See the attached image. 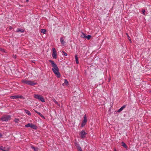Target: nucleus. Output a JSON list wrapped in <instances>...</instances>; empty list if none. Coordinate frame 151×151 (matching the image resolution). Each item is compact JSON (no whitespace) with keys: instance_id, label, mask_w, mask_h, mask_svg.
<instances>
[{"instance_id":"nucleus-14","label":"nucleus","mask_w":151,"mask_h":151,"mask_svg":"<svg viewBox=\"0 0 151 151\" xmlns=\"http://www.w3.org/2000/svg\"><path fill=\"white\" fill-rule=\"evenodd\" d=\"M60 41L61 44L64 45L65 44V42L64 41V39L62 37H61L60 39Z\"/></svg>"},{"instance_id":"nucleus-22","label":"nucleus","mask_w":151,"mask_h":151,"mask_svg":"<svg viewBox=\"0 0 151 151\" xmlns=\"http://www.w3.org/2000/svg\"><path fill=\"white\" fill-rule=\"evenodd\" d=\"M91 36L90 35H88L87 36H86L85 39H87L88 40H89L91 38Z\"/></svg>"},{"instance_id":"nucleus-30","label":"nucleus","mask_w":151,"mask_h":151,"mask_svg":"<svg viewBox=\"0 0 151 151\" xmlns=\"http://www.w3.org/2000/svg\"><path fill=\"white\" fill-rule=\"evenodd\" d=\"M129 37H128V39H129V40L130 41V42H131V40L130 39H129Z\"/></svg>"},{"instance_id":"nucleus-7","label":"nucleus","mask_w":151,"mask_h":151,"mask_svg":"<svg viewBox=\"0 0 151 151\" xmlns=\"http://www.w3.org/2000/svg\"><path fill=\"white\" fill-rule=\"evenodd\" d=\"M10 98L11 99H24V98L22 96L20 95H16L11 96Z\"/></svg>"},{"instance_id":"nucleus-36","label":"nucleus","mask_w":151,"mask_h":151,"mask_svg":"<svg viewBox=\"0 0 151 151\" xmlns=\"http://www.w3.org/2000/svg\"><path fill=\"white\" fill-rule=\"evenodd\" d=\"M114 151H117L115 149L114 150Z\"/></svg>"},{"instance_id":"nucleus-26","label":"nucleus","mask_w":151,"mask_h":151,"mask_svg":"<svg viewBox=\"0 0 151 151\" xmlns=\"http://www.w3.org/2000/svg\"><path fill=\"white\" fill-rule=\"evenodd\" d=\"M52 100L56 104L58 102L55 100V99H53Z\"/></svg>"},{"instance_id":"nucleus-21","label":"nucleus","mask_w":151,"mask_h":151,"mask_svg":"<svg viewBox=\"0 0 151 151\" xmlns=\"http://www.w3.org/2000/svg\"><path fill=\"white\" fill-rule=\"evenodd\" d=\"M32 148L35 151H38V148H35L33 146H31Z\"/></svg>"},{"instance_id":"nucleus-11","label":"nucleus","mask_w":151,"mask_h":151,"mask_svg":"<svg viewBox=\"0 0 151 151\" xmlns=\"http://www.w3.org/2000/svg\"><path fill=\"white\" fill-rule=\"evenodd\" d=\"M24 111H25V112L28 115L30 116L31 115V113H30V111L28 110L24 109Z\"/></svg>"},{"instance_id":"nucleus-9","label":"nucleus","mask_w":151,"mask_h":151,"mask_svg":"<svg viewBox=\"0 0 151 151\" xmlns=\"http://www.w3.org/2000/svg\"><path fill=\"white\" fill-rule=\"evenodd\" d=\"M52 57L55 58L56 59L57 58L56 57V51L55 49L54 48H53L52 49Z\"/></svg>"},{"instance_id":"nucleus-6","label":"nucleus","mask_w":151,"mask_h":151,"mask_svg":"<svg viewBox=\"0 0 151 151\" xmlns=\"http://www.w3.org/2000/svg\"><path fill=\"white\" fill-rule=\"evenodd\" d=\"M10 116L9 115L4 116L1 118V120L3 121H6L10 119Z\"/></svg>"},{"instance_id":"nucleus-10","label":"nucleus","mask_w":151,"mask_h":151,"mask_svg":"<svg viewBox=\"0 0 151 151\" xmlns=\"http://www.w3.org/2000/svg\"><path fill=\"white\" fill-rule=\"evenodd\" d=\"M10 150L9 147H3L2 151H8Z\"/></svg>"},{"instance_id":"nucleus-38","label":"nucleus","mask_w":151,"mask_h":151,"mask_svg":"<svg viewBox=\"0 0 151 151\" xmlns=\"http://www.w3.org/2000/svg\"><path fill=\"white\" fill-rule=\"evenodd\" d=\"M110 79L109 80V81H110Z\"/></svg>"},{"instance_id":"nucleus-31","label":"nucleus","mask_w":151,"mask_h":151,"mask_svg":"<svg viewBox=\"0 0 151 151\" xmlns=\"http://www.w3.org/2000/svg\"><path fill=\"white\" fill-rule=\"evenodd\" d=\"M2 136V134L0 133V138Z\"/></svg>"},{"instance_id":"nucleus-32","label":"nucleus","mask_w":151,"mask_h":151,"mask_svg":"<svg viewBox=\"0 0 151 151\" xmlns=\"http://www.w3.org/2000/svg\"><path fill=\"white\" fill-rule=\"evenodd\" d=\"M56 104L58 106H60V104H59V103L58 102Z\"/></svg>"},{"instance_id":"nucleus-18","label":"nucleus","mask_w":151,"mask_h":151,"mask_svg":"<svg viewBox=\"0 0 151 151\" xmlns=\"http://www.w3.org/2000/svg\"><path fill=\"white\" fill-rule=\"evenodd\" d=\"M41 32L43 34H45L46 33V30L45 29H41Z\"/></svg>"},{"instance_id":"nucleus-24","label":"nucleus","mask_w":151,"mask_h":151,"mask_svg":"<svg viewBox=\"0 0 151 151\" xmlns=\"http://www.w3.org/2000/svg\"><path fill=\"white\" fill-rule=\"evenodd\" d=\"M19 119H15L14 120V122L16 123H17L19 121Z\"/></svg>"},{"instance_id":"nucleus-2","label":"nucleus","mask_w":151,"mask_h":151,"mask_svg":"<svg viewBox=\"0 0 151 151\" xmlns=\"http://www.w3.org/2000/svg\"><path fill=\"white\" fill-rule=\"evenodd\" d=\"M22 82L23 83L29 85L33 86L36 84V83H34L33 82L30 81L23 80H22Z\"/></svg>"},{"instance_id":"nucleus-29","label":"nucleus","mask_w":151,"mask_h":151,"mask_svg":"<svg viewBox=\"0 0 151 151\" xmlns=\"http://www.w3.org/2000/svg\"><path fill=\"white\" fill-rule=\"evenodd\" d=\"M9 28L10 29H12V27H10Z\"/></svg>"},{"instance_id":"nucleus-19","label":"nucleus","mask_w":151,"mask_h":151,"mask_svg":"<svg viewBox=\"0 0 151 151\" xmlns=\"http://www.w3.org/2000/svg\"><path fill=\"white\" fill-rule=\"evenodd\" d=\"M86 35L83 32H81V37L82 38H85Z\"/></svg>"},{"instance_id":"nucleus-28","label":"nucleus","mask_w":151,"mask_h":151,"mask_svg":"<svg viewBox=\"0 0 151 151\" xmlns=\"http://www.w3.org/2000/svg\"><path fill=\"white\" fill-rule=\"evenodd\" d=\"M3 148V147L2 146L0 147V150H1L2 151Z\"/></svg>"},{"instance_id":"nucleus-37","label":"nucleus","mask_w":151,"mask_h":151,"mask_svg":"<svg viewBox=\"0 0 151 151\" xmlns=\"http://www.w3.org/2000/svg\"><path fill=\"white\" fill-rule=\"evenodd\" d=\"M0 50H2L1 48H0Z\"/></svg>"},{"instance_id":"nucleus-23","label":"nucleus","mask_w":151,"mask_h":151,"mask_svg":"<svg viewBox=\"0 0 151 151\" xmlns=\"http://www.w3.org/2000/svg\"><path fill=\"white\" fill-rule=\"evenodd\" d=\"M38 114L43 119H45V117L40 112L38 113Z\"/></svg>"},{"instance_id":"nucleus-8","label":"nucleus","mask_w":151,"mask_h":151,"mask_svg":"<svg viewBox=\"0 0 151 151\" xmlns=\"http://www.w3.org/2000/svg\"><path fill=\"white\" fill-rule=\"evenodd\" d=\"M87 122V117L86 116V115H85L84 116V120L82 121V123L81 125V127H83L86 125Z\"/></svg>"},{"instance_id":"nucleus-35","label":"nucleus","mask_w":151,"mask_h":151,"mask_svg":"<svg viewBox=\"0 0 151 151\" xmlns=\"http://www.w3.org/2000/svg\"><path fill=\"white\" fill-rule=\"evenodd\" d=\"M29 0H26L27 2Z\"/></svg>"},{"instance_id":"nucleus-15","label":"nucleus","mask_w":151,"mask_h":151,"mask_svg":"<svg viewBox=\"0 0 151 151\" xmlns=\"http://www.w3.org/2000/svg\"><path fill=\"white\" fill-rule=\"evenodd\" d=\"M125 107V106H123L121 108H120L118 111V112H119L122 111L123 109Z\"/></svg>"},{"instance_id":"nucleus-5","label":"nucleus","mask_w":151,"mask_h":151,"mask_svg":"<svg viewBox=\"0 0 151 151\" xmlns=\"http://www.w3.org/2000/svg\"><path fill=\"white\" fill-rule=\"evenodd\" d=\"M25 127H30L31 128L35 129H37V127L32 123H28L25 125Z\"/></svg>"},{"instance_id":"nucleus-20","label":"nucleus","mask_w":151,"mask_h":151,"mask_svg":"<svg viewBox=\"0 0 151 151\" xmlns=\"http://www.w3.org/2000/svg\"><path fill=\"white\" fill-rule=\"evenodd\" d=\"M77 149L79 151H83L81 147L79 146V145H78L77 146H76Z\"/></svg>"},{"instance_id":"nucleus-1","label":"nucleus","mask_w":151,"mask_h":151,"mask_svg":"<svg viewBox=\"0 0 151 151\" xmlns=\"http://www.w3.org/2000/svg\"><path fill=\"white\" fill-rule=\"evenodd\" d=\"M49 62L50 63L52 67V70L54 73L55 75L58 78H60V74L59 72V69L57 67L56 64L52 60H49Z\"/></svg>"},{"instance_id":"nucleus-17","label":"nucleus","mask_w":151,"mask_h":151,"mask_svg":"<svg viewBox=\"0 0 151 151\" xmlns=\"http://www.w3.org/2000/svg\"><path fill=\"white\" fill-rule=\"evenodd\" d=\"M122 146L126 148H127V146L126 145L125 143L123 142H122Z\"/></svg>"},{"instance_id":"nucleus-12","label":"nucleus","mask_w":151,"mask_h":151,"mask_svg":"<svg viewBox=\"0 0 151 151\" xmlns=\"http://www.w3.org/2000/svg\"><path fill=\"white\" fill-rule=\"evenodd\" d=\"M75 58L76 59V63L77 64H79V62L78 60V57L77 55H75Z\"/></svg>"},{"instance_id":"nucleus-4","label":"nucleus","mask_w":151,"mask_h":151,"mask_svg":"<svg viewBox=\"0 0 151 151\" xmlns=\"http://www.w3.org/2000/svg\"><path fill=\"white\" fill-rule=\"evenodd\" d=\"M86 133L84 130H82L79 133L80 137L82 139L86 137Z\"/></svg>"},{"instance_id":"nucleus-16","label":"nucleus","mask_w":151,"mask_h":151,"mask_svg":"<svg viewBox=\"0 0 151 151\" xmlns=\"http://www.w3.org/2000/svg\"><path fill=\"white\" fill-rule=\"evenodd\" d=\"M24 31V30L22 29H17V32H23Z\"/></svg>"},{"instance_id":"nucleus-33","label":"nucleus","mask_w":151,"mask_h":151,"mask_svg":"<svg viewBox=\"0 0 151 151\" xmlns=\"http://www.w3.org/2000/svg\"><path fill=\"white\" fill-rule=\"evenodd\" d=\"M35 111L38 114V113H39V112L35 110Z\"/></svg>"},{"instance_id":"nucleus-3","label":"nucleus","mask_w":151,"mask_h":151,"mask_svg":"<svg viewBox=\"0 0 151 151\" xmlns=\"http://www.w3.org/2000/svg\"><path fill=\"white\" fill-rule=\"evenodd\" d=\"M34 98H35L39 100L42 102H45V101L42 96L38 94H35L34 95Z\"/></svg>"},{"instance_id":"nucleus-13","label":"nucleus","mask_w":151,"mask_h":151,"mask_svg":"<svg viewBox=\"0 0 151 151\" xmlns=\"http://www.w3.org/2000/svg\"><path fill=\"white\" fill-rule=\"evenodd\" d=\"M65 85H66V86H68V82L66 79H65L64 80V82L63 84V86H64Z\"/></svg>"},{"instance_id":"nucleus-27","label":"nucleus","mask_w":151,"mask_h":151,"mask_svg":"<svg viewBox=\"0 0 151 151\" xmlns=\"http://www.w3.org/2000/svg\"><path fill=\"white\" fill-rule=\"evenodd\" d=\"M142 13L143 14H144V15H145V10H143L142 11Z\"/></svg>"},{"instance_id":"nucleus-34","label":"nucleus","mask_w":151,"mask_h":151,"mask_svg":"<svg viewBox=\"0 0 151 151\" xmlns=\"http://www.w3.org/2000/svg\"><path fill=\"white\" fill-rule=\"evenodd\" d=\"M14 58H16V56H14Z\"/></svg>"},{"instance_id":"nucleus-25","label":"nucleus","mask_w":151,"mask_h":151,"mask_svg":"<svg viewBox=\"0 0 151 151\" xmlns=\"http://www.w3.org/2000/svg\"><path fill=\"white\" fill-rule=\"evenodd\" d=\"M62 52L64 55L66 56L68 55L64 51H63Z\"/></svg>"}]
</instances>
